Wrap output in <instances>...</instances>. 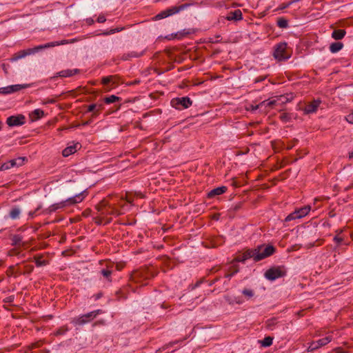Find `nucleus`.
<instances>
[{
	"label": "nucleus",
	"mask_w": 353,
	"mask_h": 353,
	"mask_svg": "<svg viewBox=\"0 0 353 353\" xmlns=\"http://www.w3.org/2000/svg\"><path fill=\"white\" fill-rule=\"evenodd\" d=\"M345 30L343 29L334 30L332 33V37L335 40H340L345 37Z\"/></svg>",
	"instance_id": "5701e85b"
},
{
	"label": "nucleus",
	"mask_w": 353,
	"mask_h": 353,
	"mask_svg": "<svg viewBox=\"0 0 353 353\" xmlns=\"http://www.w3.org/2000/svg\"><path fill=\"white\" fill-rule=\"evenodd\" d=\"M10 168V166L9 165V163L7 162V163H5L3 165H1V166L0 167V170H6Z\"/></svg>",
	"instance_id": "de8ad7c7"
},
{
	"label": "nucleus",
	"mask_w": 353,
	"mask_h": 353,
	"mask_svg": "<svg viewBox=\"0 0 353 353\" xmlns=\"http://www.w3.org/2000/svg\"><path fill=\"white\" fill-rule=\"evenodd\" d=\"M102 109V105L91 104L88 107V112H94L93 116L97 115Z\"/></svg>",
	"instance_id": "b1692460"
},
{
	"label": "nucleus",
	"mask_w": 353,
	"mask_h": 353,
	"mask_svg": "<svg viewBox=\"0 0 353 353\" xmlns=\"http://www.w3.org/2000/svg\"><path fill=\"white\" fill-rule=\"evenodd\" d=\"M280 119L283 122H288L291 119V117L289 114L284 112L280 115Z\"/></svg>",
	"instance_id": "a19ab883"
},
{
	"label": "nucleus",
	"mask_w": 353,
	"mask_h": 353,
	"mask_svg": "<svg viewBox=\"0 0 353 353\" xmlns=\"http://www.w3.org/2000/svg\"><path fill=\"white\" fill-rule=\"evenodd\" d=\"M227 20H241L242 19V12L240 10H235L233 12H230L229 14L226 17Z\"/></svg>",
	"instance_id": "a211bd4d"
},
{
	"label": "nucleus",
	"mask_w": 353,
	"mask_h": 353,
	"mask_svg": "<svg viewBox=\"0 0 353 353\" xmlns=\"http://www.w3.org/2000/svg\"><path fill=\"white\" fill-rule=\"evenodd\" d=\"M266 101V104L264 105L263 106H269V107H272L273 105H274L276 103V101L275 100H272V101Z\"/></svg>",
	"instance_id": "09e8293b"
},
{
	"label": "nucleus",
	"mask_w": 353,
	"mask_h": 353,
	"mask_svg": "<svg viewBox=\"0 0 353 353\" xmlns=\"http://www.w3.org/2000/svg\"><path fill=\"white\" fill-rule=\"evenodd\" d=\"M115 79H116V77L115 76H108V77H105L102 79L101 80V83L103 84V85H107L110 82H112L113 83H115Z\"/></svg>",
	"instance_id": "c9c22d12"
},
{
	"label": "nucleus",
	"mask_w": 353,
	"mask_h": 353,
	"mask_svg": "<svg viewBox=\"0 0 353 353\" xmlns=\"http://www.w3.org/2000/svg\"><path fill=\"white\" fill-rule=\"evenodd\" d=\"M285 274L286 271L283 266L273 267L268 269L265 272V277L270 281H274L278 278L284 276Z\"/></svg>",
	"instance_id": "0eeeda50"
},
{
	"label": "nucleus",
	"mask_w": 353,
	"mask_h": 353,
	"mask_svg": "<svg viewBox=\"0 0 353 353\" xmlns=\"http://www.w3.org/2000/svg\"><path fill=\"white\" fill-rule=\"evenodd\" d=\"M155 274L153 271L147 268H143L139 270L133 272L131 274V280L135 283H142V285H146L143 281L154 277Z\"/></svg>",
	"instance_id": "20e7f679"
},
{
	"label": "nucleus",
	"mask_w": 353,
	"mask_h": 353,
	"mask_svg": "<svg viewBox=\"0 0 353 353\" xmlns=\"http://www.w3.org/2000/svg\"><path fill=\"white\" fill-rule=\"evenodd\" d=\"M334 351L336 352V353H343V351L342 350L341 347H337L334 350Z\"/></svg>",
	"instance_id": "680f3d73"
},
{
	"label": "nucleus",
	"mask_w": 353,
	"mask_h": 353,
	"mask_svg": "<svg viewBox=\"0 0 353 353\" xmlns=\"http://www.w3.org/2000/svg\"><path fill=\"white\" fill-rule=\"evenodd\" d=\"M66 330H67L66 329H59L57 332V335L63 334H64L66 332Z\"/></svg>",
	"instance_id": "4d7b16f0"
},
{
	"label": "nucleus",
	"mask_w": 353,
	"mask_h": 353,
	"mask_svg": "<svg viewBox=\"0 0 353 353\" xmlns=\"http://www.w3.org/2000/svg\"><path fill=\"white\" fill-rule=\"evenodd\" d=\"M277 26L281 28H286L288 26V21L285 18H279L277 20Z\"/></svg>",
	"instance_id": "f704fd0d"
},
{
	"label": "nucleus",
	"mask_w": 353,
	"mask_h": 353,
	"mask_svg": "<svg viewBox=\"0 0 353 353\" xmlns=\"http://www.w3.org/2000/svg\"><path fill=\"white\" fill-rule=\"evenodd\" d=\"M24 274H30L34 270V266L32 265H25L24 267Z\"/></svg>",
	"instance_id": "79ce46f5"
},
{
	"label": "nucleus",
	"mask_w": 353,
	"mask_h": 353,
	"mask_svg": "<svg viewBox=\"0 0 353 353\" xmlns=\"http://www.w3.org/2000/svg\"><path fill=\"white\" fill-rule=\"evenodd\" d=\"M112 265L110 268L108 266L106 269H102L101 270V274L108 282H112Z\"/></svg>",
	"instance_id": "4be33fe9"
},
{
	"label": "nucleus",
	"mask_w": 353,
	"mask_h": 353,
	"mask_svg": "<svg viewBox=\"0 0 353 353\" xmlns=\"http://www.w3.org/2000/svg\"><path fill=\"white\" fill-rule=\"evenodd\" d=\"M273 338L271 336H266L260 343L263 347H269L272 344Z\"/></svg>",
	"instance_id": "72a5a7b5"
},
{
	"label": "nucleus",
	"mask_w": 353,
	"mask_h": 353,
	"mask_svg": "<svg viewBox=\"0 0 353 353\" xmlns=\"http://www.w3.org/2000/svg\"><path fill=\"white\" fill-rule=\"evenodd\" d=\"M25 160V157H20L17 159H12L10 161H8V163L10 168H12L15 165H21Z\"/></svg>",
	"instance_id": "cd10ccee"
},
{
	"label": "nucleus",
	"mask_w": 353,
	"mask_h": 353,
	"mask_svg": "<svg viewBox=\"0 0 353 353\" xmlns=\"http://www.w3.org/2000/svg\"><path fill=\"white\" fill-rule=\"evenodd\" d=\"M95 209L98 211L101 216L106 218L109 215L119 216L121 213L116 209V208L106 200L103 199L96 206Z\"/></svg>",
	"instance_id": "7ed1b4c3"
},
{
	"label": "nucleus",
	"mask_w": 353,
	"mask_h": 353,
	"mask_svg": "<svg viewBox=\"0 0 353 353\" xmlns=\"http://www.w3.org/2000/svg\"><path fill=\"white\" fill-rule=\"evenodd\" d=\"M179 341H173V342H170L166 345H165L164 346H163L162 347L159 348L157 352H162L168 348H169L170 347H172L174 345L176 344Z\"/></svg>",
	"instance_id": "ea45409f"
},
{
	"label": "nucleus",
	"mask_w": 353,
	"mask_h": 353,
	"mask_svg": "<svg viewBox=\"0 0 353 353\" xmlns=\"http://www.w3.org/2000/svg\"><path fill=\"white\" fill-rule=\"evenodd\" d=\"M255 251L256 250H254V248L248 249L242 254L237 256L234 259V261L244 263L246 260L249 259H253V260L254 261Z\"/></svg>",
	"instance_id": "ddd939ff"
},
{
	"label": "nucleus",
	"mask_w": 353,
	"mask_h": 353,
	"mask_svg": "<svg viewBox=\"0 0 353 353\" xmlns=\"http://www.w3.org/2000/svg\"><path fill=\"white\" fill-rule=\"evenodd\" d=\"M103 296V293L101 292L94 294L93 296V297L94 298L95 300H98L99 299L101 296Z\"/></svg>",
	"instance_id": "864d4df0"
},
{
	"label": "nucleus",
	"mask_w": 353,
	"mask_h": 353,
	"mask_svg": "<svg viewBox=\"0 0 353 353\" xmlns=\"http://www.w3.org/2000/svg\"><path fill=\"white\" fill-rule=\"evenodd\" d=\"M192 103L191 99L188 97H183L181 98H174L171 101V104L172 107L176 109L188 108Z\"/></svg>",
	"instance_id": "9b49d317"
},
{
	"label": "nucleus",
	"mask_w": 353,
	"mask_h": 353,
	"mask_svg": "<svg viewBox=\"0 0 353 353\" xmlns=\"http://www.w3.org/2000/svg\"><path fill=\"white\" fill-rule=\"evenodd\" d=\"M85 197V192H83L80 194L75 195L73 197L69 198L65 201H61L60 203H54L50 205L48 208L44 210L43 213L44 214H50L52 212H56L57 210L63 208L67 205H73L77 203L81 202Z\"/></svg>",
	"instance_id": "f03ea898"
},
{
	"label": "nucleus",
	"mask_w": 353,
	"mask_h": 353,
	"mask_svg": "<svg viewBox=\"0 0 353 353\" xmlns=\"http://www.w3.org/2000/svg\"><path fill=\"white\" fill-rule=\"evenodd\" d=\"M0 93L3 94L12 93L10 89V85L6 87L0 88Z\"/></svg>",
	"instance_id": "37998d69"
},
{
	"label": "nucleus",
	"mask_w": 353,
	"mask_h": 353,
	"mask_svg": "<svg viewBox=\"0 0 353 353\" xmlns=\"http://www.w3.org/2000/svg\"><path fill=\"white\" fill-rule=\"evenodd\" d=\"M311 210L310 205H305L303 208H300L299 209L295 210L293 212L290 213L289 215H288L285 219V221H290L292 220H295L296 219H301L304 216H305Z\"/></svg>",
	"instance_id": "9d476101"
},
{
	"label": "nucleus",
	"mask_w": 353,
	"mask_h": 353,
	"mask_svg": "<svg viewBox=\"0 0 353 353\" xmlns=\"http://www.w3.org/2000/svg\"><path fill=\"white\" fill-rule=\"evenodd\" d=\"M15 254V250H11L10 252H9V255L10 256H12Z\"/></svg>",
	"instance_id": "0e129e2a"
},
{
	"label": "nucleus",
	"mask_w": 353,
	"mask_h": 353,
	"mask_svg": "<svg viewBox=\"0 0 353 353\" xmlns=\"http://www.w3.org/2000/svg\"><path fill=\"white\" fill-rule=\"evenodd\" d=\"M121 100V98L115 95H111L104 99V102L107 104L114 103Z\"/></svg>",
	"instance_id": "473e14b6"
},
{
	"label": "nucleus",
	"mask_w": 353,
	"mask_h": 353,
	"mask_svg": "<svg viewBox=\"0 0 353 353\" xmlns=\"http://www.w3.org/2000/svg\"><path fill=\"white\" fill-rule=\"evenodd\" d=\"M41 207H42L41 205H39V206H38V207L37 208V209H36L34 211H33V212H32V211H31V212H30L28 214H29V216H30V218H33V217L36 215L37 212L39 210H40V209L41 208Z\"/></svg>",
	"instance_id": "49530a36"
},
{
	"label": "nucleus",
	"mask_w": 353,
	"mask_h": 353,
	"mask_svg": "<svg viewBox=\"0 0 353 353\" xmlns=\"http://www.w3.org/2000/svg\"><path fill=\"white\" fill-rule=\"evenodd\" d=\"M188 34V32H183V33H179V36L178 37V38H181L183 37H184L185 35H187Z\"/></svg>",
	"instance_id": "e2e57ef3"
},
{
	"label": "nucleus",
	"mask_w": 353,
	"mask_h": 353,
	"mask_svg": "<svg viewBox=\"0 0 353 353\" xmlns=\"http://www.w3.org/2000/svg\"><path fill=\"white\" fill-rule=\"evenodd\" d=\"M321 103L319 100H314L308 103L304 108V112L306 114L315 112Z\"/></svg>",
	"instance_id": "dca6fc26"
},
{
	"label": "nucleus",
	"mask_w": 353,
	"mask_h": 353,
	"mask_svg": "<svg viewBox=\"0 0 353 353\" xmlns=\"http://www.w3.org/2000/svg\"><path fill=\"white\" fill-rule=\"evenodd\" d=\"M254 250V261L257 262L272 255L275 252V248L272 245H260L256 246Z\"/></svg>",
	"instance_id": "39448f33"
},
{
	"label": "nucleus",
	"mask_w": 353,
	"mask_h": 353,
	"mask_svg": "<svg viewBox=\"0 0 353 353\" xmlns=\"http://www.w3.org/2000/svg\"><path fill=\"white\" fill-rule=\"evenodd\" d=\"M12 241V245L13 246H23V237L19 234H14L10 237Z\"/></svg>",
	"instance_id": "aec40b11"
},
{
	"label": "nucleus",
	"mask_w": 353,
	"mask_h": 353,
	"mask_svg": "<svg viewBox=\"0 0 353 353\" xmlns=\"http://www.w3.org/2000/svg\"><path fill=\"white\" fill-rule=\"evenodd\" d=\"M44 115V112L41 109H36L30 114V117L32 121L41 119Z\"/></svg>",
	"instance_id": "412c9836"
},
{
	"label": "nucleus",
	"mask_w": 353,
	"mask_h": 353,
	"mask_svg": "<svg viewBox=\"0 0 353 353\" xmlns=\"http://www.w3.org/2000/svg\"><path fill=\"white\" fill-rule=\"evenodd\" d=\"M42 255H36L34 256V259L37 267L43 266L48 264V261L42 259Z\"/></svg>",
	"instance_id": "bb28decb"
},
{
	"label": "nucleus",
	"mask_w": 353,
	"mask_h": 353,
	"mask_svg": "<svg viewBox=\"0 0 353 353\" xmlns=\"http://www.w3.org/2000/svg\"><path fill=\"white\" fill-rule=\"evenodd\" d=\"M343 47V44L341 42H334L331 43L330 46V50L331 52L336 53L341 50Z\"/></svg>",
	"instance_id": "393cba45"
},
{
	"label": "nucleus",
	"mask_w": 353,
	"mask_h": 353,
	"mask_svg": "<svg viewBox=\"0 0 353 353\" xmlns=\"http://www.w3.org/2000/svg\"><path fill=\"white\" fill-rule=\"evenodd\" d=\"M8 65H6L5 63H3V64H2V68H3V71H4V72H5L6 74H8Z\"/></svg>",
	"instance_id": "13d9d810"
},
{
	"label": "nucleus",
	"mask_w": 353,
	"mask_h": 353,
	"mask_svg": "<svg viewBox=\"0 0 353 353\" xmlns=\"http://www.w3.org/2000/svg\"><path fill=\"white\" fill-rule=\"evenodd\" d=\"M292 3V1H291V2H290V3H287V4H282L281 6L280 9L283 10V9H285V8H288Z\"/></svg>",
	"instance_id": "052dcab7"
},
{
	"label": "nucleus",
	"mask_w": 353,
	"mask_h": 353,
	"mask_svg": "<svg viewBox=\"0 0 353 353\" xmlns=\"http://www.w3.org/2000/svg\"><path fill=\"white\" fill-rule=\"evenodd\" d=\"M273 55L274 57L279 61L288 59L290 55L287 52V43H278L275 46Z\"/></svg>",
	"instance_id": "6e6552de"
},
{
	"label": "nucleus",
	"mask_w": 353,
	"mask_h": 353,
	"mask_svg": "<svg viewBox=\"0 0 353 353\" xmlns=\"http://www.w3.org/2000/svg\"><path fill=\"white\" fill-rule=\"evenodd\" d=\"M101 313L100 310H97L92 312H90L88 314H83L78 318L74 319L72 321V323L75 325H83L85 323H88L92 321L94 319L97 317V316Z\"/></svg>",
	"instance_id": "1a4fd4ad"
},
{
	"label": "nucleus",
	"mask_w": 353,
	"mask_h": 353,
	"mask_svg": "<svg viewBox=\"0 0 353 353\" xmlns=\"http://www.w3.org/2000/svg\"><path fill=\"white\" fill-rule=\"evenodd\" d=\"M112 218H105L103 216H99L94 218V222L97 225L108 224L110 223Z\"/></svg>",
	"instance_id": "a878e982"
},
{
	"label": "nucleus",
	"mask_w": 353,
	"mask_h": 353,
	"mask_svg": "<svg viewBox=\"0 0 353 353\" xmlns=\"http://www.w3.org/2000/svg\"><path fill=\"white\" fill-rule=\"evenodd\" d=\"M346 121L350 123H353V112L345 117Z\"/></svg>",
	"instance_id": "a18cd8bd"
},
{
	"label": "nucleus",
	"mask_w": 353,
	"mask_h": 353,
	"mask_svg": "<svg viewBox=\"0 0 353 353\" xmlns=\"http://www.w3.org/2000/svg\"><path fill=\"white\" fill-rule=\"evenodd\" d=\"M265 79V77H259L255 79L254 83H258V82L262 81Z\"/></svg>",
	"instance_id": "6e6d98bb"
},
{
	"label": "nucleus",
	"mask_w": 353,
	"mask_h": 353,
	"mask_svg": "<svg viewBox=\"0 0 353 353\" xmlns=\"http://www.w3.org/2000/svg\"><path fill=\"white\" fill-rule=\"evenodd\" d=\"M79 73V69L74 70H64L59 72L57 74L58 77H70L74 74Z\"/></svg>",
	"instance_id": "f3484780"
},
{
	"label": "nucleus",
	"mask_w": 353,
	"mask_h": 353,
	"mask_svg": "<svg viewBox=\"0 0 353 353\" xmlns=\"http://www.w3.org/2000/svg\"><path fill=\"white\" fill-rule=\"evenodd\" d=\"M230 273L226 274L225 277L230 279L234 274L237 273L239 270V265H233L230 268Z\"/></svg>",
	"instance_id": "2f4dec72"
},
{
	"label": "nucleus",
	"mask_w": 353,
	"mask_h": 353,
	"mask_svg": "<svg viewBox=\"0 0 353 353\" xmlns=\"http://www.w3.org/2000/svg\"><path fill=\"white\" fill-rule=\"evenodd\" d=\"M352 158H353V151L349 153V159H351Z\"/></svg>",
	"instance_id": "338daca9"
},
{
	"label": "nucleus",
	"mask_w": 353,
	"mask_h": 353,
	"mask_svg": "<svg viewBox=\"0 0 353 353\" xmlns=\"http://www.w3.org/2000/svg\"><path fill=\"white\" fill-rule=\"evenodd\" d=\"M13 300H14V296H8V297H7V298H6L4 299V302H6V303H11V302L13 301Z\"/></svg>",
	"instance_id": "603ef678"
},
{
	"label": "nucleus",
	"mask_w": 353,
	"mask_h": 353,
	"mask_svg": "<svg viewBox=\"0 0 353 353\" xmlns=\"http://www.w3.org/2000/svg\"><path fill=\"white\" fill-rule=\"evenodd\" d=\"M81 145L79 143H74L72 145H69L67 148H65L62 151V154L63 157H68L70 154L75 153L79 149L81 148Z\"/></svg>",
	"instance_id": "2eb2a0df"
},
{
	"label": "nucleus",
	"mask_w": 353,
	"mask_h": 353,
	"mask_svg": "<svg viewBox=\"0 0 353 353\" xmlns=\"http://www.w3.org/2000/svg\"><path fill=\"white\" fill-rule=\"evenodd\" d=\"M235 303H237V304H241V303H242V301H240V300H236Z\"/></svg>",
	"instance_id": "774afa93"
},
{
	"label": "nucleus",
	"mask_w": 353,
	"mask_h": 353,
	"mask_svg": "<svg viewBox=\"0 0 353 353\" xmlns=\"http://www.w3.org/2000/svg\"><path fill=\"white\" fill-rule=\"evenodd\" d=\"M334 241L337 243V244H339L340 243H341L343 241V238L340 236L339 234H337L334 237Z\"/></svg>",
	"instance_id": "c03bdc74"
},
{
	"label": "nucleus",
	"mask_w": 353,
	"mask_h": 353,
	"mask_svg": "<svg viewBox=\"0 0 353 353\" xmlns=\"http://www.w3.org/2000/svg\"><path fill=\"white\" fill-rule=\"evenodd\" d=\"M140 82L139 80H135L133 82H131L129 85H134V84H137V83H139Z\"/></svg>",
	"instance_id": "69168bd1"
},
{
	"label": "nucleus",
	"mask_w": 353,
	"mask_h": 353,
	"mask_svg": "<svg viewBox=\"0 0 353 353\" xmlns=\"http://www.w3.org/2000/svg\"><path fill=\"white\" fill-rule=\"evenodd\" d=\"M142 54H143V52H141V53H137V52H131V54H130V57H139L141 56Z\"/></svg>",
	"instance_id": "5fc2aeb1"
},
{
	"label": "nucleus",
	"mask_w": 353,
	"mask_h": 353,
	"mask_svg": "<svg viewBox=\"0 0 353 353\" xmlns=\"http://www.w3.org/2000/svg\"><path fill=\"white\" fill-rule=\"evenodd\" d=\"M123 29H124V27L116 28L111 29L109 31H105V32H102L101 34L107 36V35H109V34H114L116 32H121Z\"/></svg>",
	"instance_id": "e433bc0d"
},
{
	"label": "nucleus",
	"mask_w": 353,
	"mask_h": 353,
	"mask_svg": "<svg viewBox=\"0 0 353 353\" xmlns=\"http://www.w3.org/2000/svg\"><path fill=\"white\" fill-rule=\"evenodd\" d=\"M80 41V39L79 38H74L70 40L63 39L60 41H52L50 43H47L43 45H39L37 46H35L32 48H28L26 50H23L21 51H19L18 52L14 54L12 57L10 58V61L12 62L16 61L20 59L24 58L28 55H30L32 54H34L36 52H38L39 51L46 49L48 48H52L61 45H65V44H69V43H73L74 42Z\"/></svg>",
	"instance_id": "f257e3e1"
},
{
	"label": "nucleus",
	"mask_w": 353,
	"mask_h": 353,
	"mask_svg": "<svg viewBox=\"0 0 353 353\" xmlns=\"http://www.w3.org/2000/svg\"><path fill=\"white\" fill-rule=\"evenodd\" d=\"M266 327L270 330H272L273 327L276 324V319L273 318L268 319L266 323Z\"/></svg>",
	"instance_id": "4c0bfd02"
},
{
	"label": "nucleus",
	"mask_w": 353,
	"mask_h": 353,
	"mask_svg": "<svg viewBox=\"0 0 353 353\" xmlns=\"http://www.w3.org/2000/svg\"><path fill=\"white\" fill-rule=\"evenodd\" d=\"M29 87L28 84H17V85H10V89L11 90L12 92H16L23 88H27Z\"/></svg>",
	"instance_id": "c756f323"
},
{
	"label": "nucleus",
	"mask_w": 353,
	"mask_h": 353,
	"mask_svg": "<svg viewBox=\"0 0 353 353\" xmlns=\"http://www.w3.org/2000/svg\"><path fill=\"white\" fill-rule=\"evenodd\" d=\"M192 4H193L192 3H187L181 4L180 6H175L171 7V8H168L165 10H163L162 12L159 13L157 15H156L155 19H161L168 17L169 16H171L172 14H176V13L179 12L180 11H182V10H185V8L190 7Z\"/></svg>",
	"instance_id": "423d86ee"
},
{
	"label": "nucleus",
	"mask_w": 353,
	"mask_h": 353,
	"mask_svg": "<svg viewBox=\"0 0 353 353\" xmlns=\"http://www.w3.org/2000/svg\"><path fill=\"white\" fill-rule=\"evenodd\" d=\"M6 123L9 126L21 125L25 123V117L21 114L10 116L7 119Z\"/></svg>",
	"instance_id": "4468645a"
},
{
	"label": "nucleus",
	"mask_w": 353,
	"mask_h": 353,
	"mask_svg": "<svg viewBox=\"0 0 353 353\" xmlns=\"http://www.w3.org/2000/svg\"><path fill=\"white\" fill-rule=\"evenodd\" d=\"M242 294L245 296H246L248 299L252 298L254 296V294L253 290H250V289H244V290H243Z\"/></svg>",
	"instance_id": "58836bf2"
},
{
	"label": "nucleus",
	"mask_w": 353,
	"mask_h": 353,
	"mask_svg": "<svg viewBox=\"0 0 353 353\" xmlns=\"http://www.w3.org/2000/svg\"><path fill=\"white\" fill-rule=\"evenodd\" d=\"M266 104V101H263L261 103H260L258 105H254L252 104H250L248 106L245 107L246 110L248 111H254L256 110L260 107H263L264 105Z\"/></svg>",
	"instance_id": "7c9ffc66"
},
{
	"label": "nucleus",
	"mask_w": 353,
	"mask_h": 353,
	"mask_svg": "<svg viewBox=\"0 0 353 353\" xmlns=\"http://www.w3.org/2000/svg\"><path fill=\"white\" fill-rule=\"evenodd\" d=\"M225 299L228 302L229 304H230V305L234 304V301H232L230 297L225 296Z\"/></svg>",
	"instance_id": "bf43d9fd"
},
{
	"label": "nucleus",
	"mask_w": 353,
	"mask_h": 353,
	"mask_svg": "<svg viewBox=\"0 0 353 353\" xmlns=\"http://www.w3.org/2000/svg\"><path fill=\"white\" fill-rule=\"evenodd\" d=\"M56 102V100L54 99H46L43 103V104H48V103H54Z\"/></svg>",
	"instance_id": "3c124183"
},
{
	"label": "nucleus",
	"mask_w": 353,
	"mask_h": 353,
	"mask_svg": "<svg viewBox=\"0 0 353 353\" xmlns=\"http://www.w3.org/2000/svg\"><path fill=\"white\" fill-rule=\"evenodd\" d=\"M227 190V188L225 186H221L212 190L208 194V196L209 198H212L216 195H221L225 193Z\"/></svg>",
	"instance_id": "6ab92c4d"
},
{
	"label": "nucleus",
	"mask_w": 353,
	"mask_h": 353,
	"mask_svg": "<svg viewBox=\"0 0 353 353\" xmlns=\"http://www.w3.org/2000/svg\"><path fill=\"white\" fill-rule=\"evenodd\" d=\"M106 21L105 17L103 15H99L97 18V22L104 23Z\"/></svg>",
	"instance_id": "8fccbe9b"
},
{
	"label": "nucleus",
	"mask_w": 353,
	"mask_h": 353,
	"mask_svg": "<svg viewBox=\"0 0 353 353\" xmlns=\"http://www.w3.org/2000/svg\"><path fill=\"white\" fill-rule=\"evenodd\" d=\"M332 341V337L328 336L316 341L312 342L308 346V351H314L319 347L325 345Z\"/></svg>",
	"instance_id": "f8f14e48"
},
{
	"label": "nucleus",
	"mask_w": 353,
	"mask_h": 353,
	"mask_svg": "<svg viewBox=\"0 0 353 353\" xmlns=\"http://www.w3.org/2000/svg\"><path fill=\"white\" fill-rule=\"evenodd\" d=\"M21 210L19 208H13L10 211V217L12 219H17L19 217Z\"/></svg>",
	"instance_id": "c85d7f7f"
}]
</instances>
